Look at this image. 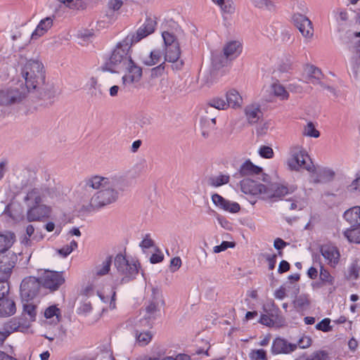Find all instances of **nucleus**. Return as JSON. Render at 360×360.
I'll use <instances>...</instances> for the list:
<instances>
[{
  "label": "nucleus",
  "instance_id": "f257e3e1",
  "mask_svg": "<svg viewBox=\"0 0 360 360\" xmlns=\"http://www.w3.org/2000/svg\"><path fill=\"white\" fill-rule=\"evenodd\" d=\"M126 186L125 179L122 176H94L81 184L80 193L89 192L90 188L98 190L91 198L89 205L91 208L98 210L115 202L118 198V191L124 190Z\"/></svg>",
  "mask_w": 360,
  "mask_h": 360
},
{
  "label": "nucleus",
  "instance_id": "f03ea898",
  "mask_svg": "<svg viewBox=\"0 0 360 360\" xmlns=\"http://www.w3.org/2000/svg\"><path fill=\"white\" fill-rule=\"evenodd\" d=\"M131 45L124 39L119 42L112 51L108 60L102 67L103 70L111 72L124 71L122 77L124 84L139 82L142 76V68L131 59Z\"/></svg>",
  "mask_w": 360,
  "mask_h": 360
},
{
  "label": "nucleus",
  "instance_id": "7ed1b4c3",
  "mask_svg": "<svg viewBox=\"0 0 360 360\" xmlns=\"http://www.w3.org/2000/svg\"><path fill=\"white\" fill-rule=\"evenodd\" d=\"M21 75L25 79V86L29 91L39 89L45 82V72L41 62L37 59L27 60L22 68Z\"/></svg>",
  "mask_w": 360,
  "mask_h": 360
},
{
  "label": "nucleus",
  "instance_id": "20e7f679",
  "mask_svg": "<svg viewBox=\"0 0 360 360\" xmlns=\"http://www.w3.org/2000/svg\"><path fill=\"white\" fill-rule=\"evenodd\" d=\"M27 87L19 82L0 90V105L9 106L21 103L29 93Z\"/></svg>",
  "mask_w": 360,
  "mask_h": 360
},
{
  "label": "nucleus",
  "instance_id": "39448f33",
  "mask_svg": "<svg viewBox=\"0 0 360 360\" xmlns=\"http://www.w3.org/2000/svg\"><path fill=\"white\" fill-rule=\"evenodd\" d=\"M114 264L117 272L123 276L122 279L123 282H128L134 279L139 273L137 261L134 259L129 260L121 253L115 256Z\"/></svg>",
  "mask_w": 360,
  "mask_h": 360
},
{
  "label": "nucleus",
  "instance_id": "423d86ee",
  "mask_svg": "<svg viewBox=\"0 0 360 360\" xmlns=\"http://www.w3.org/2000/svg\"><path fill=\"white\" fill-rule=\"evenodd\" d=\"M291 157L288 160V165L292 170L298 171L300 169H305L311 172L313 169L311 162H307V160H310L307 151L302 147L296 146L290 149Z\"/></svg>",
  "mask_w": 360,
  "mask_h": 360
},
{
  "label": "nucleus",
  "instance_id": "0eeeda50",
  "mask_svg": "<svg viewBox=\"0 0 360 360\" xmlns=\"http://www.w3.org/2000/svg\"><path fill=\"white\" fill-rule=\"evenodd\" d=\"M41 285L51 291L57 290L65 283L63 271L44 270L39 278Z\"/></svg>",
  "mask_w": 360,
  "mask_h": 360
},
{
  "label": "nucleus",
  "instance_id": "6e6552de",
  "mask_svg": "<svg viewBox=\"0 0 360 360\" xmlns=\"http://www.w3.org/2000/svg\"><path fill=\"white\" fill-rule=\"evenodd\" d=\"M41 282L39 278L34 276L25 278L20 284V296L23 301L28 302L34 299L39 293L41 288Z\"/></svg>",
  "mask_w": 360,
  "mask_h": 360
},
{
  "label": "nucleus",
  "instance_id": "1a4fd4ad",
  "mask_svg": "<svg viewBox=\"0 0 360 360\" xmlns=\"http://www.w3.org/2000/svg\"><path fill=\"white\" fill-rule=\"evenodd\" d=\"M164 304L165 301L162 293L158 289L153 288L150 300L143 310V314L148 319L154 321L159 316L160 307Z\"/></svg>",
  "mask_w": 360,
  "mask_h": 360
},
{
  "label": "nucleus",
  "instance_id": "9d476101",
  "mask_svg": "<svg viewBox=\"0 0 360 360\" xmlns=\"http://www.w3.org/2000/svg\"><path fill=\"white\" fill-rule=\"evenodd\" d=\"M156 21L151 18H147L143 24L135 33L128 34L124 39L131 46L138 43L143 38L153 33L156 26Z\"/></svg>",
  "mask_w": 360,
  "mask_h": 360
},
{
  "label": "nucleus",
  "instance_id": "9b49d317",
  "mask_svg": "<svg viewBox=\"0 0 360 360\" xmlns=\"http://www.w3.org/2000/svg\"><path fill=\"white\" fill-rule=\"evenodd\" d=\"M242 44L238 41H231L228 42L224 47V56L225 59L221 60L219 58L221 56H214L212 57V63L217 67L219 65H224V63L227 60H233L237 58L242 52Z\"/></svg>",
  "mask_w": 360,
  "mask_h": 360
},
{
  "label": "nucleus",
  "instance_id": "f8f14e48",
  "mask_svg": "<svg viewBox=\"0 0 360 360\" xmlns=\"http://www.w3.org/2000/svg\"><path fill=\"white\" fill-rule=\"evenodd\" d=\"M297 189L295 185L286 186L283 184H276L268 188L266 186V192L264 198L266 199H282L288 194L292 193Z\"/></svg>",
  "mask_w": 360,
  "mask_h": 360
},
{
  "label": "nucleus",
  "instance_id": "ddd939ff",
  "mask_svg": "<svg viewBox=\"0 0 360 360\" xmlns=\"http://www.w3.org/2000/svg\"><path fill=\"white\" fill-rule=\"evenodd\" d=\"M18 261L17 255L13 251L0 254V272L4 274V278H8Z\"/></svg>",
  "mask_w": 360,
  "mask_h": 360
},
{
  "label": "nucleus",
  "instance_id": "4468645a",
  "mask_svg": "<svg viewBox=\"0 0 360 360\" xmlns=\"http://www.w3.org/2000/svg\"><path fill=\"white\" fill-rule=\"evenodd\" d=\"M292 20L304 37L310 39L313 37L314 28L308 18L300 13H295Z\"/></svg>",
  "mask_w": 360,
  "mask_h": 360
},
{
  "label": "nucleus",
  "instance_id": "2eb2a0df",
  "mask_svg": "<svg viewBox=\"0 0 360 360\" xmlns=\"http://www.w3.org/2000/svg\"><path fill=\"white\" fill-rule=\"evenodd\" d=\"M310 172V181L314 184H323L332 181L335 176V172L331 169L327 167L315 168Z\"/></svg>",
  "mask_w": 360,
  "mask_h": 360
},
{
  "label": "nucleus",
  "instance_id": "dca6fc26",
  "mask_svg": "<svg viewBox=\"0 0 360 360\" xmlns=\"http://www.w3.org/2000/svg\"><path fill=\"white\" fill-rule=\"evenodd\" d=\"M320 252L330 267L335 268L339 264L340 253L336 246L328 244L321 245Z\"/></svg>",
  "mask_w": 360,
  "mask_h": 360
},
{
  "label": "nucleus",
  "instance_id": "f3484780",
  "mask_svg": "<svg viewBox=\"0 0 360 360\" xmlns=\"http://www.w3.org/2000/svg\"><path fill=\"white\" fill-rule=\"evenodd\" d=\"M51 207L45 205L37 204L29 207L27 212L28 221H39L49 217Z\"/></svg>",
  "mask_w": 360,
  "mask_h": 360
},
{
  "label": "nucleus",
  "instance_id": "a211bd4d",
  "mask_svg": "<svg viewBox=\"0 0 360 360\" xmlns=\"http://www.w3.org/2000/svg\"><path fill=\"white\" fill-rule=\"evenodd\" d=\"M297 349V346L283 338H276L273 340L271 353L273 354H289Z\"/></svg>",
  "mask_w": 360,
  "mask_h": 360
},
{
  "label": "nucleus",
  "instance_id": "6ab92c4d",
  "mask_svg": "<svg viewBox=\"0 0 360 360\" xmlns=\"http://www.w3.org/2000/svg\"><path fill=\"white\" fill-rule=\"evenodd\" d=\"M241 191L245 194L262 195L264 196L266 192V186L262 184H257L256 181L250 179H245L240 181Z\"/></svg>",
  "mask_w": 360,
  "mask_h": 360
},
{
  "label": "nucleus",
  "instance_id": "aec40b11",
  "mask_svg": "<svg viewBox=\"0 0 360 360\" xmlns=\"http://www.w3.org/2000/svg\"><path fill=\"white\" fill-rule=\"evenodd\" d=\"M212 200L216 206L226 212L236 213L240 211V207L238 202L226 200L217 193L212 195Z\"/></svg>",
  "mask_w": 360,
  "mask_h": 360
},
{
  "label": "nucleus",
  "instance_id": "412c9836",
  "mask_svg": "<svg viewBox=\"0 0 360 360\" xmlns=\"http://www.w3.org/2000/svg\"><path fill=\"white\" fill-rule=\"evenodd\" d=\"M47 190L41 188H32L29 191L24 198V201L27 207H31L41 203L46 196Z\"/></svg>",
  "mask_w": 360,
  "mask_h": 360
},
{
  "label": "nucleus",
  "instance_id": "4be33fe9",
  "mask_svg": "<svg viewBox=\"0 0 360 360\" xmlns=\"http://www.w3.org/2000/svg\"><path fill=\"white\" fill-rule=\"evenodd\" d=\"M314 266L319 268V281L317 283V285H332L334 283L335 278L330 274L328 269H326L322 264L320 258L318 259H315L314 261Z\"/></svg>",
  "mask_w": 360,
  "mask_h": 360
},
{
  "label": "nucleus",
  "instance_id": "5701e85b",
  "mask_svg": "<svg viewBox=\"0 0 360 360\" xmlns=\"http://www.w3.org/2000/svg\"><path fill=\"white\" fill-rule=\"evenodd\" d=\"M16 307L13 300L8 295L0 300V316L6 317L15 313Z\"/></svg>",
  "mask_w": 360,
  "mask_h": 360
},
{
  "label": "nucleus",
  "instance_id": "b1692460",
  "mask_svg": "<svg viewBox=\"0 0 360 360\" xmlns=\"http://www.w3.org/2000/svg\"><path fill=\"white\" fill-rule=\"evenodd\" d=\"M15 241V235L14 233L11 231L0 233V254L11 251L10 248L12 247Z\"/></svg>",
  "mask_w": 360,
  "mask_h": 360
},
{
  "label": "nucleus",
  "instance_id": "393cba45",
  "mask_svg": "<svg viewBox=\"0 0 360 360\" xmlns=\"http://www.w3.org/2000/svg\"><path fill=\"white\" fill-rule=\"evenodd\" d=\"M53 25V18L47 17L42 19L31 35L32 39H37L43 36Z\"/></svg>",
  "mask_w": 360,
  "mask_h": 360
},
{
  "label": "nucleus",
  "instance_id": "a878e982",
  "mask_svg": "<svg viewBox=\"0 0 360 360\" xmlns=\"http://www.w3.org/2000/svg\"><path fill=\"white\" fill-rule=\"evenodd\" d=\"M200 124L201 128V134L205 138L209 137L210 131L214 129L216 124L215 117H211L205 115L202 116L200 120Z\"/></svg>",
  "mask_w": 360,
  "mask_h": 360
},
{
  "label": "nucleus",
  "instance_id": "bb28decb",
  "mask_svg": "<svg viewBox=\"0 0 360 360\" xmlns=\"http://www.w3.org/2000/svg\"><path fill=\"white\" fill-rule=\"evenodd\" d=\"M344 218L350 224V226H359L360 206H355L345 211Z\"/></svg>",
  "mask_w": 360,
  "mask_h": 360
},
{
  "label": "nucleus",
  "instance_id": "cd10ccee",
  "mask_svg": "<svg viewBox=\"0 0 360 360\" xmlns=\"http://www.w3.org/2000/svg\"><path fill=\"white\" fill-rule=\"evenodd\" d=\"M246 117L250 124L257 123L262 117V112L258 105H248L245 110Z\"/></svg>",
  "mask_w": 360,
  "mask_h": 360
},
{
  "label": "nucleus",
  "instance_id": "c85d7f7f",
  "mask_svg": "<svg viewBox=\"0 0 360 360\" xmlns=\"http://www.w3.org/2000/svg\"><path fill=\"white\" fill-rule=\"evenodd\" d=\"M153 322L151 319H148L147 316L143 314L141 318L131 319L127 321V326L134 327L135 330H141L142 328H150L153 326Z\"/></svg>",
  "mask_w": 360,
  "mask_h": 360
},
{
  "label": "nucleus",
  "instance_id": "c756f323",
  "mask_svg": "<svg viewBox=\"0 0 360 360\" xmlns=\"http://www.w3.org/2000/svg\"><path fill=\"white\" fill-rule=\"evenodd\" d=\"M239 172L241 176H251L261 174L262 169L253 165L250 160H246L240 166Z\"/></svg>",
  "mask_w": 360,
  "mask_h": 360
},
{
  "label": "nucleus",
  "instance_id": "7c9ffc66",
  "mask_svg": "<svg viewBox=\"0 0 360 360\" xmlns=\"http://www.w3.org/2000/svg\"><path fill=\"white\" fill-rule=\"evenodd\" d=\"M181 51L179 44H173L171 46L165 47V60L174 62L179 58Z\"/></svg>",
  "mask_w": 360,
  "mask_h": 360
},
{
  "label": "nucleus",
  "instance_id": "2f4dec72",
  "mask_svg": "<svg viewBox=\"0 0 360 360\" xmlns=\"http://www.w3.org/2000/svg\"><path fill=\"white\" fill-rule=\"evenodd\" d=\"M242 97L236 90L231 89L226 93V103L229 104V107H239L242 103Z\"/></svg>",
  "mask_w": 360,
  "mask_h": 360
},
{
  "label": "nucleus",
  "instance_id": "473e14b6",
  "mask_svg": "<svg viewBox=\"0 0 360 360\" xmlns=\"http://www.w3.org/2000/svg\"><path fill=\"white\" fill-rule=\"evenodd\" d=\"M112 264V257H108L101 264L95 266L93 274L95 276H103L106 275L110 269Z\"/></svg>",
  "mask_w": 360,
  "mask_h": 360
},
{
  "label": "nucleus",
  "instance_id": "72a5a7b5",
  "mask_svg": "<svg viewBox=\"0 0 360 360\" xmlns=\"http://www.w3.org/2000/svg\"><path fill=\"white\" fill-rule=\"evenodd\" d=\"M134 336L136 342L141 347L148 345L153 338V334L150 331L142 332L141 330H135Z\"/></svg>",
  "mask_w": 360,
  "mask_h": 360
},
{
  "label": "nucleus",
  "instance_id": "f704fd0d",
  "mask_svg": "<svg viewBox=\"0 0 360 360\" xmlns=\"http://www.w3.org/2000/svg\"><path fill=\"white\" fill-rule=\"evenodd\" d=\"M87 86L89 93L92 96L101 98L103 96L104 94L101 85L98 83V80L96 77H91L88 81Z\"/></svg>",
  "mask_w": 360,
  "mask_h": 360
},
{
  "label": "nucleus",
  "instance_id": "c9c22d12",
  "mask_svg": "<svg viewBox=\"0 0 360 360\" xmlns=\"http://www.w3.org/2000/svg\"><path fill=\"white\" fill-rule=\"evenodd\" d=\"M345 237L350 242L360 243V225L350 226L344 231Z\"/></svg>",
  "mask_w": 360,
  "mask_h": 360
},
{
  "label": "nucleus",
  "instance_id": "e433bc0d",
  "mask_svg": "<svg viewBox=\"0 0 360 360\" xmlns=\"http://www.w3.org/2000/svg\"><path fill=\"white\" fill-rule=\"evenodd\" d=\"M21 323L18 319L13 318L3 325L1 330L9 336L13 332L17 331Z\"/></svg>",
  "mask_w": 360,
  "mask_h": 360
},
{
  "label": "nucleus",
  "instance_id": "4c0bfd02",
  "mask_svg": "<svg viewBox=\"0 0 360 360\" xmlns=\"http://www.w3.org/2000/svg\"><path fill=\"white\" fill-rule=\"evenodd\" d=\"M307 74L309 82L316 84L323 77V74L321 70L314 65H311L307 69Z\"/></svg>",
  "mask_w": 360,
  "mask_h": 360
},
{
  "label": "nucleus",
  "instance_id": "58836bf2",
  "mask_svg": "<svg viewBox=\"0 0 360 360\" xmlns=\"http://www.w3.org/2000/svg\"><path fill=\"white\" fill-rule=\"evenodd\" d=\"M229 108V104L226 103V101L222 98H213L209 101V107L206 111L208 113V110H212V108H215L217 110H226Z\"/></svg>",
  "mask_w": 360,
  "mask_h": 360
},
{
  "label": "nucleus",
  "instance_id": "ea45409f",
  "mask_svg": "<svg viewBox=\"0 0 360 360\" xmlns=\"http://www.w3.org/2000/svg\"><path fill=\"white\" fill-rule=\"evenodd\" d=\"M310 302L309 300V296L305 294H302L295 299L293 301V304L295 307L297 309L303 310L307 308L309 306Z\"/></svg>",
  "mask_w": 360,
  "mask_h": 360
},
{
  "label": "nucleus",
  "instance_id": "a19ab883",
  "mask_svg": "<svg viewBox=\"0 0 360 360\" xmlns=\"http://www.w3.org/2000/svg\"><path fill=\"white\" fill-rule=\"evenodd\" d=\"M162 58V53L160 50H154L152 51L150 53V56L146 59L143 60V63L148 66L154 65L157 63H158Z\"/></svg>",
  "mask_w": 360,
  "mask_h": 360
},
{
  "label": "nucleus",
  "instance_id": "79ce46f5",
  "mask_svg": "<svg viewBox=\"0 0 360 360\" xmlns=\"http://www.w3.org/2000/svg\"><path fill=\"white\" fill-rule=\"evenodd\" d=\"M273 93L275 96L279 97L282 100L288 99L289 96L288 92L285 90L284 86L281 84L274 83L271 86Z\"/></svg>",
  "mask_w": 360,
  "mask_h": 360
},
{
  "label": "nucleus",
  "instance_id": "37998d69",
  "mask_svg": "<svg viewBox=\"0 0 360 360\" xmlns=\"http://www.w3.org/2000/svg\"><path fill=\"white\" fill-rule=\"evenodd\" d=\"M77 248V243L75 240H72L69 245H64L60 249L57 250L59 255L62 257H66L69 255L74 250Z\"/></svg>",
  "mask_w": 360,
  "mask_h": 360
},
{
  "label": "nucleus",
  "instance_id": "c03bdc74",
  "mask_svg": "<svg viewBox=\"0 0 360 360\" xmlns=\"http://www.w3.org/2000/svg\"><path fill=\"white\" fill-rule=\"evenodd\" d=\"M250 2L257 8H266L267 10H273L275 4L271 0H250Z\"/></svg>",
  "mask_w": 360,
  "mask_h": 360
},
{
  "label": "nucleus",
  "instance_id": "a18cd8bd",
  "mask_svg": "<svg viewBox=\"0 0 360 360\" xmlns=\"http://www.w3.org/2000/svg\"><path fill=\"white\" fill-rule=\"evenodd\" d=\"M303 135L313 138H318L320 136V133L317 129H316L314 124L311 122H309L304 128Z\"/></svg>",
  "mask_w": 360,
  "mask_h": 360
},
{
  "label": "nucleus",
  "instance_id": "49530a36",
  "mask_svg": "<svg viewBox=\"0 0 360 360\" xmlns=\"http://www.w3.org/2000/svg\"><path fill=\"white\" fill-rule=\"evenodd\" d=\"M218 6L224 13L231 14L235 11V7L232 0H223L218 4Z\"/></svg>",
  "mask_w": 360,
  "mask_h": 360
},
{
  "label": "nucleus",
  "instance_id": "de8ad7c7",
  "mask_svg": "<svg viewBox=\"0 0 360 360\" xmlns=\"http://www.w3.org/2000/svg\"><path fill=\"white\" fill-rule=\"evenodd\" d=\"M249 357L250 360H267L266 353L262 349H252L249 354Z\"/></svg>",
  "mask_w": 360,
  "mask_h": 360
},
{
  "label": "nucleus",
  "instance_id": "09e8293b",
  "mask_svg": "<svg viewBox=\"0 0 360 360\" xmlns=\"http://www.w3.org/2000/svg\"><path fill=\"white\" fill-rule=\"evenodd\" d=\"M23 312L29 316V319L32 321L35 320L37 311L36 307L30 303L23 304Z\"/></svg>",
  "mask_w": 360,
  "mask_h": 360
},
{
  "label": "nucleus",
  "instance_id": "8fccbe9b",
  "mask_svg": "<svg viewBox=\"0 0 360 360\" xmlns=\"http://www.w3.org/2000/svg\"><path fill=\"white\" fill-rule=\"evenodd\" d=\"M211 185L214 187H218L220 186H222L224 184H226L229 181V176L224 175V174H220L217 176L212 177L211 179Z\"/></svg>",
  "mask_w": 360,
  "mask_h": 360
},
{
  "label": "nucleus",
  "instance_id": "3c124183",
  "mask_svg": "<svg viewBox=\"0 0 360 360\" xmlns=\"http://www.w3.org/2000/svg\"><path fill=\"white\" fill-rule=\"evenodd\" d=\"M360 271V264L359 261H354L349 267V276L352 279H357L359 278V273Z\"/></svg>",
  "mask_w": 360,
  "mask_h": 360
},
{
  "label": "nucleus",
  "instance_id": "603ef678",
  "mask_svg": "<svg viewBox=\"0 0 360 360\" xmlns=\"http://www.w3.org/2000/svg\"><path fill=\"white\" fill-rule=\"evenodd\" d=\"M162 37L163 38L165 47L171 46L173 44H179L175 36L169 32H163Z\"/></svg>",
  "mask_w": 360,
  "mask_h": 360
},
{
  "label": "nucleus",
  "instance_id": "864d4df0",
  "mask_svg": "<svg viewBox=\"0 0 360 360\" xmlns=\"http://www.w3.org/2000/svg\"><path fill=\"white\" fill-rule=\"evenodd\" d=\"M312 340L310 337L307 335H303L301 337L297 343H293L297 346V348L299 347L300 349H307L311 345Z\"/></svg>",
  "mask_w": 360,
  "mask_h": 360
},
{
  "label": "nucleus",
  "instance_id": "5fc2aeb1",
  "mask_svg": "<svg viewBox=\"0 0 360 360\" xmlns=\"http://www.w3.org/2000/svg\"><path fill=\"white\" fill-rule=\"evenodd\" d=\"M330 320L328 318L323 319L321 321L318 323L315 328L319 330H321L323 332H329L332 330V327L330 325Z\"/></svg>",
  "mask_w": 360,
  "mask_h": 360
},
{
  "label": "nucleus",
  "instance_id": "6e6d98bb",
  "mask_svg": "<svg viewBox=\"0 0 360 360\" xmlns=\"http://www.w3.org/2000/svg\"><path fill=\"white\" fill-rule=\"evenodd\" d=\"M258 153L262 158L266 159L272 158L274 154L273 149L266 146H262L259 148Z\"/></svg>",
  "mask_w": 360,
  "mask_h": 360
},
{
  "label": "nucleus",
  "instance_id": "4d7b16f0",
  "mask_svg": "<svg viewBox=\"0 0 360 360\" xmlns=\"http://www.w3.org/2000/svg\"><path fill=\"white\" fill-rule=\"evenodd\" d=\"M55 316H56L58 321H59L60 309L57 308L56 306H51L48 307L44 311V316L46 319H51Z\"/></svg>",
  "mask_w": 360,
  "mask_h": 360
},
{
  "label": "nucleus",
  "instance_id": "13d9d810",
  "mask_svg": "<svg viewBox=\"0 0 360 360\" xmlns=\"http://www.w3.org/2000/svg\"><path fill=\"white\" fill-rule=\"evenodd\" d=\"M328 353L326 351L319 350L313 352L305 360H326Z\"/></svg>",
  "mask_w": 360,
  "mask_h": 360
},
{
  "label": "nucleus",
  "instance_id": "bf43d9fd",
  "mask_svg": "<svg viewBox=\"0 0 360 360\" xmlns=\"http://www.w3.org/2000/svg\"><path fill=\"white\" fill-rule=\"evenodd\" d=\"M151 117L147 114H141L138 117V124L141 127H145L151 124Z\"/></svg>",
  "mask_w": 360,
  "mask_h": 360
},
{
  "label": "nucleus",
  "instance_id": "052dcab7",
  "mask_svg": "<svg viewBox=\"0 0 360 360\" xmlns=\"http://www.w3.org/2000/svg\"><path fill=\"white\" fill-rule=\"evenodd\" d=\"M59 2L65 4L67 7L72 9H77L81 6V0H58Z\"/></svg>",
  "mask_w": 360,
  "mask_h": 360
},
{
  "label": "nucleus",
  "instance_id": "680f3d73",
  "mask_svg": "<svg viewBox=\"0 0 360 360\" xmlns=\"http://www.w3.org/2000/svg\"><path fill=\"white\" fill-rule=\"evenodd\" d=\"M235 244L229 241H223L219 245H216L214 247V252L215 253H219L222 251L226 250L229 248H233Z\"/></svg>",
  "mask_w": 360,
  "mask_h": 360
},
{
  "label": "nucleus",
  "instance_id": "e2e57ef3",
  "mask_svg": "<svg viewBox=\"0 0 360 360\" xmlns=\"http://www.w3.org/2000/svg\"><path fill=\"white\" fill-rule=\"evenodd\" d=\"M92 310V307L90 302L82 303L77 309V313L79 314L86 315L89 314Z\"/></svg>",
  "mask_w": 360,
  "mask_h": 360
},
{
  "label": "nucleus",
  "instance_id": "0e129e2a",
  "mask_svg": "<svg viewBox=\"0 0 360 360\" xmlns=\"http://www.w3.org/2000/svg\"><path fill=\"white\" fill-rule=\"evenodd\" d=\"M154 246V241L150 238V234H146L140 243V247L144 250Z\"/></svg>",
  "mask_w": 360,
  "mask_h": 360
},
{
  "label": "nucleus",
  "instance_id": "69168bd1",
  "mask_svg": "<svg viewBox=\"0 0 360 360\" xmlns=\"http://www.w3.org/2000/svg\"><path fill=\"white\" fill-rule=\"evenodd\" d=\"M259 323L270 327L274 325V320L270 316L265 314L261 315Z\"/></svg>",
  "mask_w": 360,
  "mask_h": 360
},
{
  "label": "nucleus",
  "instance_id": "338daca9",
  "mask_svg": "<svg viewBox=\"0 0 360 360\" xmlns=\"http://www.w3.org/2000/svg\"><path fill=\"white\" fill-rule=\"evenodd\" d=\"M123 5L122 0H110L108 3V7L112 11H118Z\"/></svg>",
  "mask_w": 360,
  "mask_h": 360
},
{
  "label": "nucleus",
  "instance_id": "774afa93",
  "mask_svg": "<svg viewBox=\"0 0 360 360\" xmlns=\"http://www.w3.org/2000/svg\"><path fill=\"white\" fill-rule=\"evenodd\" d=\"M264 311L266 313V314L270 316L274 320L276 319L278 316V314L280 311L279 309L275 306L274 304L271 305V308L267 310L266 307L264 308Z\"/></svg>",
  "mask_w": 360,
  "mask_h": 360
}]
</instances>
